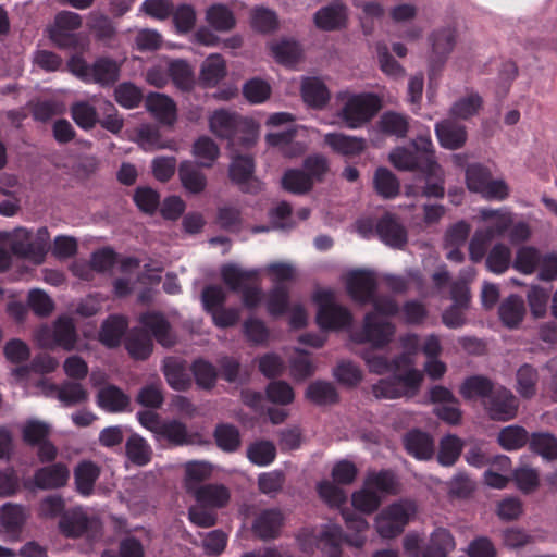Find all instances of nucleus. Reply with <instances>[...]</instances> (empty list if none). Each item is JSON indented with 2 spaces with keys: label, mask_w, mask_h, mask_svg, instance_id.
Listing matches in <instances>:
<instances>
[{
  "label": "nucleus",
  "mask_w": 557,
  "mask_h": 557,
  "mask_svg": "<svg viewBox=\"0 0 557 557\" xmlns=\"http://www.w3.org/2000/svg\"><path fill=\"white\" fill-rule=\"evenodd\" d=\"M401 342L406 352L394 359V375L389 379L380 380L372 386L373 395L376 398H411L414 397L421 388L424 374L414 367V361L411 357L419 347L418 336L407 335Z\"/></svg>",
  "instance_id": "f257e3e1"
},
{
  "label": "nucleus",
  "mask_w": 557,
  "mask_h": 557,
  "mask_svg": "<svg viewBox=\"0 0 557 557\" xmlns=\"http://www.w3.org/2000/svg\"><path fill=\"white\" fill-rule=\"evenodd\" d=\"M336 111L329 125H344L357 129L369 123L380 111L381 99L371 92H351L343 90L335 96Z\"/></svg>",
  "instance_id": "f03ea898"
},
{
  "label": "nucleus",
  "mask_w": 557,
  "mask_h": 557,
  "mask_svg": "<svg viewBox=\"0 0 557 557\" xmlns=\"http://www.w3.org/2000/svg\"><path fill=\"white\" fill-rule=\"evenodd\" d=\"M374 310L364 317L360 332L352 335L357 343H368L374 348H383L394 337L395 326L387 320L397 312V305L388 297L373 300Z\"/></svg>",
  "instance_id": "7ed1b4c3"
},
{
  "label": "nucleus",
  "mask_w": 557,
  "mask_h": 557,
  "mask_svg": "<svg viewBox=\"0 0 557 557\" xmlns=\"http://www.w3.org/2000/svg\"><path fill=\"white\" fill-rule=\"evenodd\" d=\"M396 492L397 481L393 473L372 472L366 476L362 486L351 494V505L358 512L371 515L387 495Z\"/></svg>",
  "instance_id": "20e7f679"
},
{
  "label": "nucleus",
  "mask_w": 557,
  "mask_h": 557,
  "mask_svg": "<svg viewBox=\"0 0 557 557\" xmlns=\"http://www.w3.org/2000/svg\"><path fill=\"white\" fill-rule=\"evenodd\" d=\"M417 505L410 499H400L384 507L374 518V529L383 540L399 536L416 517Z\"/></svg>",
  "instance_id": "39448f33"
},
{
  "label": "nucleus",
  "mask_w": 557,
  "mask_h": 557,
  "mask_svg": "<svg viewBox=\"0 0 557 557\" xmlns=\"http://www.w3.org/2000/svg\"><path fill=\"white\" fill-rule=\"evenodd\" d=\"M36 343L47 349L61 347L71 351L76 348L77 332L72 318L59 317L52 326L42 325L34 334Z\"/></svg>",
  "instance_id": "423d86ee"
},
{
  "label": "nucleus",
  "mask_w": 557,
  "mask_h": 557,
  "mask_svg": "<svg viewBox=\"0 0 557 557\" xmlns=\"http://www.w3.org/2000/svg\"><path fill=\"white\" fill-rule=\"evenodd\" d=\"M312 300L318 306L317 322L323 330H342L351 324L350 312L335 301L334 293L329 289H317Z\"/></svg>",
  "instance_id": "0eeeda50"
},
{
  "label": "nucleus",
  "mask_w": 557,
  "mask_h": 557,
  "mask_svg": "<svg viewBox=\"0 0 557 557\" xmlns=\"http://www.w3.org/2000/svg\"><path fill=\"white\" fill-rule=\"evenodd\" d=\"M475 276V270L468 268L462 271V280L453 283L451 299L454 304L443 312V323L450 329H457L465 324V310L470 302V293L467 283Z\"/></svg>",
  "instance_id": "6e6552de"
},
{
  "label": "nucleus",
  "mask_w": 557,
  "mask_h": 557,
  "mask_svg": "<svg viewBox=\"0 0 557 557\" xmlns=\"http://www.w3.org/2000/svg\"><path fill=\"white\" fill-rule=\"evenodd\" d=\"M298 541L306 553H312L317 545L326 557H339L343 532L341 527L332 524L320 532L319 536L306 531L299 535Z\"/></svg>",
  "instance_id": "1a4fd4ad"
},
{
  "label": "nucleus",
  "mask_w": 557,
  "mask_h": 557,
  "mask_svg": "<svg viewBox=\"0 0 557 557\" xmlns=\"http://www.w3.org/2000/svg\"><path fill=\"white\" fill-rule=\"evenodd\" d=\"M483 406L493 420L508 421L517 416L519 404L511 391L497 386L484 400Z\"/></svg>",
  "instance_id": "9d476101"
},
{
  "label": "nucleus",
  "mask_w": 557,
  "mask_h": 557,
  "mask_svg": "<svg viewBox=\"0 0 557 557\" xmlns=\"http://www.w3.org/2000/svg\"><path fill=\"white\" fill-rule=\"evenodd\" d=\"M28 518L29 511L26 507L13 503L2 505L0 507V535L9 541H20Z\"/></svg>",
  "instance_id": "9b49d317"
},
{
  "label": "nucleus",
  "mask_w": 557,
  "mask_h": 557,
  "mask_svg": "<svg viewBox=\"0 0 557 557\" xmlns=\"http://www.w3.org/2000/svg\"><path fill=\"white\" fill-rule=\"evenodd\" d=\"M82 26V17L72 11H62L54 17V23L49 28L50 39L59 47H74L76 37L73 34Z\"/></svg>",
  "instance_id": "f8f14e48"
},
{
  "label": "nucleus",
  "mask_w": 557,
  "mask_h": 557,
  "mask_svg": "<svg viewBox=\"0 0 557 557\" xmlns=\"http://www.w3.org/2000/svg\"><path fill=\"white\" fill-rule=\"evenodd\" d=\"M348 22V8L342 0H334L320 8L313 15L317 28L324 32L338 30L346 27Z\"/></svg>",
  "instance_id": "ddd939ff"
},
{
  "label": "nucleus",
  "mask_w": 557,
  "mask_h": 557,
  "mask_svg": "<svg viewBox=\"0 0 557 557\" xmlns=\"http://www.w3.org/2000/svg\"><path fill=\"white\" fill-rule=\"evenodd\" d=\"M345 284L352 299L359 302H366L372 299L376 281L372 271L352 270L346 273Z\"/></svg>",
  "instance_id": "4468645a"
},
{
  "label": "nucleus",
  "mask_w": 557,
  "mask_h": 557,
  "mask_svg": "<svg viewBox=\"0 0 557 557\" xmlns=\"http://www.w3.org/2000/svg\"><path fill=\"white\" fill-rule=\"evenodd\" d=\"M242 119L243 117L236 112L226 109H218L208 117L209 129L216 137L227 139L233 144Z\"/></svg>",
  "instance_id": "2eb2a0df"
},
{
  "label": "nucleus",
  "mask_w": 557,
  "mask_h": 557,
  "mask_svg": "<svg viewBox=\"0 0 557 557\" xmlns=\"http://www.w3.org/2000/svg\"><path fill=\"white\" fill-rule=\"evenodd\" d=\"M479 214L480 222L483 224L481 228L493 238L502 236L510 228L513 222L512 213L507 208H482L480 209Z\"/></svg>",
  "instance_id": "dca6fc26"
},
{
  "label": "nucleus",
  "mask_w": 557,
  "mask_h": 557,
  "mask_svg": "<svg viewBox=\"0 0 557 557\" xmlns=\"http://www.w3.org/2000/svg\"><path fill=\"white\" fill-rule=\"evenodd\" d=\"M324 144L335 153L352 158L361 154L367 148V141L362 137L346 135L343 133H327L324 135Z\"/></svg>",
  "instance_id": "f3484780"
},
{
  "label": "nucleus",
  "mask_w": 557,
  "mask_h": 557,
  "mask_svg": "<svg viewBox=\"0 0 557 557\" xmlns=\"http://www.w3.org/2000/svg\"><path fill=\"white\" fill-rule=\"evenodd\" d=\"M435 134L440 145L449 150L459 149L467 141L466 127L450 119L436 123Z\"/></svg>",
  "instance_id": "a211bd4d"
},
{
  "label": "nucleus",
  "mask_w": 557,
  "mask_h": 557,
  "mask_svg": "<svg viewBox=\"0 0 557 557\" xmlns=\"http://www.w3.org/2000/svg\"><path fill=\"white\" fill-rule=\"evenodd\" d=\"M96 401L102 410L110 413H119L128 408L131 398L120 387L113 384H106L98 389Z\"/></svg>",
  "instance_id": "6ab92c4d"
},
{
  "label": "nucleus",
  "mask_w": 557,
  "mask_h": 557,
  "mask_svg": "<svg viewBox=\"0 0 557 557\" xmlns=\"http://www.w3.org/2000/svg\"><path fill=\"white\" fill-rule=\"evenodd\" d=\"M177 172L181 185L186 193L199 195L206 190L208 186L207 176L194 162L189 160L182 161Z\"/></svg>",
  "instance_id": "aec40b11"
},
{
  "label": "nucleus",
  "mask_w": 557,
  "mask_h": 557,
  "mask_svg": "<svg viewBox=\"0 0 557 557\" xmlns=\"http://www.w3.org/2000/svg\"><path fill=\"white\" fill-rule=\"evenodd\" d=\"M146 109L159 122L173 125L177 119L175 102L163 94L152 92L146 98Z\"/></svg>",
  "instance_id": "412c9836"
},
{
  "label": "nucleus",
  "mask_w": 557,
  "mask_h": 557,
  "mask_svg": "<svg viewBox=\"0 0 557 557\" xmlns=\"http://www.w3.org/2000/svg\"><path fill=\"white\" fill-rule=\"evenodd\" d=\"M432 46V62L440 66L446 61L456 44V29L445 26L434 30L430 37Z\"/></svg>",
  "instance_id": "4be33fe9"
},
{
  "label": "nucleus",
  "mask_w": 557,
  "mask_h": 557,
  "mask_svg": "<svg viewBox=\"0 0 557 557\" xmlns=\"http://www.w3.org/2000/svg\"><path fill=\"white\" fill-rule=\"evenodd\" d=\"M205 21L209 27L220 33H228L236 26L233 10L224 3H212L205 10Z\"/></svg>",
  "instance_id": "5701e85b"
},
{
  "label": "nucleus",
  "mask_w": 557,
  "mask_h": 557,
  "mask_svg": "<svg viewBox=\"0 0 557 557\" xmlns=\"http://www.w3.org/2000/svg\"><path fill=\"white\" fill-rule=\"evenodd\" d=\"M193 496L197 503L212 509L225 507L231 499L228 487L223 484H205L195 490Z\"/></svg>",
  "instance_id": "b1692460"
},
{
  "label": "nucleus",
  "mask_w": 557,
  "mask_h": 557,
  "mask_svg": "<svg viewBox=\"0 0 557 557\" xmlns=\"http://www.w3.org/2000/svg\"><path fill=\"white\" fill-rule=\"evenodd\" d=\"M375 232L381 240L395 248L403 247L407 242L404 226L391 214L384 215L376 224Z\"/></svg>",
  "instance_id": "393cba45"
},
{
  "label": "nucleus",
  "mask_w": 557,
  "mask_h": 557,
  "mask_svg": "<svg viewBox=\"0 0 557 557\" xmlns=\"http://www.w3.org/2000/svg\"><path fill=\"white\" fill-rule=\"evenodd\" d=\"M342 516L345 521L349 534L346 536V542L356 548H361L367 543V532L369 531V522L362 516L350 511L349 509L342 510Z\"/></svg>",
  "instance_id": "a878e982"
},
{
  "label": "nucleus",
  "mask_w": 557,
  "mask_h": 557,
  "mask_svg": "<svg viewBox=\"0 0 557 557\" xmlns=\"http://www.w3.org/2000/svg\"><path fill=\"white\" fill-rule=\"evenodd\" d=\"M226 62L219 53H211L200 65L199 82L205 87L216 86L226 75Z\"/></svg>",
  "instance_id": "bb28decb"
},
{
  "label": "nucleus",
  "mask_w": 557,
  "mask_h": 557,
  "mask_svg": "<svg viewBox=\"0 0 557 557\" xmlns=\"http://www.w3.org/2000/svg\"><path fill=\"white\" fill-rule=\"evenodd\" d=\"M69 478L70 471L67 467L62 463H54L36 471L34 483L39 488L51 490L64 486Z\"/></svg>",
  "instance_id": "cd10ccee"
},
{
  "label": "nucleus",
  "mask_w": 557,
  "mask_h": 557,
  "mask_svg": "<svg viewBox=\"0 0 557 557\" xmlns=\"http://www.w3.org/2000/svg\"><path fill=\"white\" fill-rule=\"evenodd\" d=\"M283 521V513L278 509L262 510L256 517L252 530L260 539H272L278 534Z\"/></svg>",
  "instance_id": "c85d7f7f"
},
{
  "label": "nucleus",
  "mask_w": 557,
  "mask_h": 557,
  "mask_svg": "<svg viewBox=\"0 0 557 557\" xmlns=\"http://www.w3.org/2000/svg\"><path fill=\"white\" fill-rule=\"evenodd\" d=\"M304 101L314 109H322L330 101L331 94L324 82L318 77H306L301 83Z\"/></svg>",
  "instance_id": "c756f323"
},
{
  "label": "nucleus",
  "mask_w": 557,
  "mask_h": 557,
  "mask_svg": "<svg viewBox=\"0 0 557 557\" xmlns=\"http://www.w3.org/2000/svg\"><path fill=\"white\" fill-rule=\"evenodd\" d=\"M221 277L225 285L234 292L242 290L246 283L256 280L259 274V269H243L235 263H226L221 267Z\"/></svg>",
  "instance_id": "7c9ffc66"
},
{
  "label": "nucleus",
  "mask_w": 557,
  "mask_h": 557,
  "mask_svg": "<svg viewBox=\"0 0 557 557\" xmlns=\"http://www.w3.org/2000/svg\"><path fill=\"white\" fill-rule=\"evenodd\" d=\"M272 57L276 62L290 66L302 58V48L298 41L292 38L273 40L269 45Z\"/></svg>",
  "instance_id": "2f4dec72"
},
{
  "label": "nucleus",
  "mask_w": 557,
  "mask_h": 557,
  "mask_svg": "<svg viewBox=\"0 0 557 557\" xmlns=\"http://www.w3.org/2000/svg\"><path fill=\"white\" fill-rule=\"evenodd\" d=\"M139 321L162 346L170 347L174 345L175 336L171 331L169 322L162 314L154 312L146 313L140 317Z\"/></svg>",
  "instance_id": "473e14b6"
},
{
  "label": "nucleus",
  "mask_w": 557,
  "mask_h": 557,
  "mask_svg": "<svg viewBox=\"0 0 557 557\" xmlns=\"http://www.w3.org/2000/svg\"><path fill=\"white\" fill-rule=\"evenodd\" d=\"M455 547L456 543L451 533L444 528H438L431 534L422 557H447Z\"/></svg>",
  "instance_id": "72a5a7b5"
},
{
  "label": "nucleus",
  "mask_w": 557,
  "mask_h": 557,
  "mask_svg": "<svg viewBox=\"0 0 557 557\" xmlns=\"http://www.w3.org/2000/svg\"><path fill=\"white\" fill-rule=\"evenodd\" d=\"M498 314L504 325L509 329L518 327L525 315V306L521 297L511 295L499 306Z\"/></svg>",
  "instance_id": "f704fd0d"
},
{
  "label": "nucleus",
  "mask_w": 557,
  "mask_h": 557,
  "mask_svg": "<svg viewBox=\"0 0 557 557\" xmlns=\"http://www.w3.org/2000/svg\"><path fill=\"white\" fill-rule=\"evenodd\" d=\"M184 485L188 493L194 494L201 485L200 482L212 475L213 466L207 461H188L184 465Z\"/></svg>",
  "instance_id": "c9c22d12"
},
{
  "label": "nucleus",
  "mask_w": 557,
  "mask_h": 557,
  "mask_svg": "<svg viewBox=\"0 0 557 557\" xmlns=\"http://www.w3.org/2000/svg\"><path fill=\"white\" fill-rule=\"evenodd\" d=\"M407 451L417 459L426 460L433 456L434 446L432 438L421 431H411L405 437Z\"/></svg>",
  "instance_id": "e433bc0d"
},
{
  "label": "nucleus",
  "mask_w": 557,
  "mask_h": 557,
  "mask_svg": "<svg viewBox=\"0 0 557 557\" xmlns=\"http://www.w3.org/2000/svg\"><path fill=\"white\" fill-rule=\"evenodd\" d=\"M100 469L91 461H82L74 470L76 490L79 494L88 496L94 491V485L99 478Z\"/></svg>",
  "instance_id": "4c0bfd02"
},
{
  "label": "nucleus",
  "mask_w": 557,
  "mask_h": 557,
  "mask_svg": "<svg viewBox=\"0 0 557 557\" xmlns=\"http://www.w3.org/2000/svg\"><path fill=\"white\" fill-rule=\"evenodd\" d=\"M191 154L199 166L211 168L220 157V148L209 136H200L193 144Z\"/></svg>",
  "instance_id": "58836bf2"
},
{
  "label": "nucleus",
  "mask_w": 557,
  "mask_h": 557,
  "mask_svg": "<svg viewBox=\"0 0 557 557\" xmlns=\"http://www.w3.org/2000/svg\"><path fill=\"white\" fill-rule=\"evenodd\" d=\"M127 321L123 317H109L101 326L99 341L107 347H116L127 329Z\"/></svg>",
  "instance_id": "ea45409f"
},
{
  "label": "nucleus",
  "mask_w": 557,
  "mask_h": 557,
  "mask_svg": "<svg viewBox=\"0 0 557 557\" xmlns=\"http://www.w3.org/2000/svg\"><path fill=\"white\" fill-rule=\"evenodd\" d=\"M165 440L172 445L182 446L195 443V437L187 426L178 420L164 421L157 441Z\"/></svg>",
  "instance_id": "a19ab883"
},
{
  "label": "nucleus",
  "mask_w": 557,
  "mask_h": 557,
  "mask_svg": "<svg viewBox=\"0 0 557 557\" xmlns=\"http://www.w3.org/2000/svg\"><path fill=\"white\" fill-rule=\"evenodd\" d=\"M373 187L376 194L385 199L395 198L400 184L395 174L386 168H377L373 174Z\"/></svg>",
  "instance_id": "79ce46f5"
},
{
  "label": "nucleus",
  "mask_w": 557,
  "mask_h": 557,
  "mask_svg": "<svg viewBox=\"0 0 557 557\" xmlns=\"http://www.w3.org/2000/svg\"><path fill=\"white\" fill-rule=\"evenodd\" d=\"M163 373L168 384L176 391H184L190 386V379L185 371V366L176 358L170 357L163 361Z\"/></svg>",
  "instance_id": "37998d69"
},
{
  "label": "nucleus",
  "mask_w": 557,
  "mask_h": 557,
  "mask_svg": "<svg viewBox=\"0 0 557 557\" xmlns=\"http://www.w3.org/2000/svg\"><path fill=\"white\" fill-rule=\"evenodd\" d=\"M510 471V459L506 456H497L491 469L484 472V482L493 488H505L508 484Z\"/></svg>",
  "instance_id": "c03bdc74"
},
{
  "label": "nucleus",
  "mask_w": 557,
  "mask_h": 557,
  "mask_svg": "<svg viewBox=\"0 0 557 557\" xmlns=\"http://www.w3.org/2000/svg\"><path fill=\"white\" fill-rule=\"evenodd\" d=\"M0 240L3 246L10 248L14 255L32 260L28 230L22 227L15 228L11 233L0 235Z\"/></svg>",
  "instance_id": "a18cd8bd"
},
{
  "label": "nucleus",
  "mask_w": 557,
  "mask_h": 557,
  "mask_svg": "<svg viewBox=\"0 0 557 557\" xmlns=\"http://www.w3.org/2000/svg\"><path fill=\"white\" fill-rule=\"evenodd\" d=\"M120 74V64L109 58H99L91 69V83L99 85L113 84Z\"/></svg>",
  "instance_id": "49530a36"
},
{
  "label": "nucleus",
  "mask_w": 557,
  "mask_h": 557,
  "mask_svg": "<svg viewBox=\"0 0 557 557\" xmlns=\"http://www.w3.org/2000/svg\"><path fill=\"white\" fill-rule=\"evenodd\" d=\"M250 26L259 33H270L278 27L277 14L270 8L257 5L250 11Z\"/></svg>",
  "instance_id": "de8ad7c7"
},
{
  "label": "nucleus",
  "mask_w": 557,
  "mask_h": 557,
  "mask_svg": "<svg viewBox=\"0 0 557 557\" xmlns=\"http://www.w3.org/2000/svg\"><path fill=\"white\" fill-rule=\"evenodd\" d=\"M125 450L127 458L137 466L147 465L152 456L150 445L138 434H133L128 437Z\"/></svg>",
  "instance_id": "09e8293b"
},
{
  "label": "nucleus",
  "mask_w": 557,
  "mask_h": 557,
  "mask_svg": "<svg viewBox=\"0 0 557 557\" xmlns=\"http://www.w3.org/2000/svg\"><path fill=\"white\" fill-rule=\"evenodd\" d=\"M170 77L173 84L182 90H190L195 85V76L191 66L184 60L168 62Z\"/></svg>",
  "instance_id": "8fccbe9b"
},
{
  "label": "nucleus",
  "mask_w": 557,
  "mask_h": 557,
  "mask_svg": "<svg viewBox=\"0 0 557 557\" xmlns=\"http://www.w3.org/2000/svg\"><path fill=\"white\" fill-rule=\"evenodd\" d=\"M151 337L141 330H133L126 339V349L135 359L144 360L152 352Z\"/></svg>",
  "instance_id": "3c124183"
},
{
  "label": "nucleus",
  "mask_w": 557,
  "mask_h": 557,
  "mask_svg": "<svg viewBox=\"0 0 557 557\" xmlns=\"http://www.w3.org/2000/svg\"><path fill=\"white\" fill-rule=\"evenodd\" d=\"M492 382L480 375L468 377L460 386L459 393L467 399L482 398L483 401L488 398L493 392Z\"/></svg>",
  "instance_id": "603ef678"
},
{
  "label": "nucleus",
  "mask_w": 557,
  "mask_h": 557,
  "mask_svg": "<svg viewBox=\"0 0 557 557\" xmlns=\"http://www.w3.org/2000/svg\"><path fill=\"white\" fill-rule=\"evenodd\" d=\"M511 262V250L503 244H495L486 256V268L488 271L495 274H502L506 272Z\"/></svg>",
  "instance_id": "864d4df0"
},
{
  "label": "nucleus",
  "mask_w": 557,
  "mask_h": 557,
  "mask_svg": "<svg viewBox=\"0 0 557 557\" xmlns=\"http://www.w3.org/2000/svg\"><path fill=\"white\" fill-rule=\"evenodd\" d=\"M539 375L529 364L521 366L516 375V391L523 398H531L536 393Z\"/></svg>",
  "instance_id": "5fc2aeb1"
},
{
  "label": "nucleus",
  "mask_w": 557,
  "mask_h": 557,
  "mask_svg": "<svg viewBox=\"0 0 557 557\" xmlns=\"http://www.w3.org/2000/svg\"><path fill=\"white\" fill-rule=\"evenodd\" d=\"M541 257L542 253L534 247H521L517 250L513 268L522 274H533L537 271Z\"/></svg>",
  "instance_id": "6e6d98bb"
},
{
  "label": "nucleus",
  "mask_w": 557,
  "mask_h": 557,
  "mask_svg": "<svg viewBox=\"0 0 557 557\" xmlns=\"http://www.w3.org/2000/svg\"><path fill=\"white\" fill-rule=\"evenodd\" d=\"M255 163L251 157L247 154H233L230 164V177L236 184L248 182L253 174Z\"/></svg>",
  "instance_id": "4d7b16f0"
},
{
  "label": "nucleus",
  "mask_w": 557,
  "mask_h": 557,
  "mask_svg": "<svg viewBox=\"0 0 557 557\" xmlns=\"http://www.w3.org/2000/svg\"><path fill=\"white\" fill-rule=\"evenodd\" d=\"M295 132L286 131L278 133H270L265 136V141L271 147H277L286 157H295L304 151V147L299 144H294L293 138Z\"/></svg>",
  "instance_id": "13d9d810"
},
{
  "label": "nucleus",
  "mask_w": 557,
  "mask_h": 557,
  "mask_svg": "<svg viewBox=\"0 0 557 557\" xmlns=\"http://www.w3.org/2000/svg\"><path fill=\"white\" fill-rule=\"evenodd\" d=\"M136 141L145 151H153L159 149L176 150L171 141H163L161 139L160 133L148 125H144L138 128Z\"/></svg>",
  "instance_id": "bf43d9fd"
},
{
  "label": "nucleus",
  "mask_w": 557,
  "mask_h": 557,
  "mask_svg": "<svg viewBox=\"0 0 557 557\" xmlns=\"http://www.w3.org/2000/svg\"><path fill=\"white\" fill-rule=\"evenodd\" d=\"M412 146L416 149V156L420 159L423 166H428V169L436 175V177L441 176V166L433 160L434 147L431 140L430 135L419 136L413 143Z\"/></svg>",
  "instance_id": "052dcab7"
},
{
  "label": "nucleus",
  "mask_w": 557,
  "mask_h": 557,
  "mask_svg": "<svg viewBox=\"0 0 557 557\" xmlns=\"http://www.w3.org/2000/svg\"><path fill=\"white\" fill-rule=\"evenodd\" d=\"M290 375L296 381H305L315 372V366L300 349L294 350V356L288 358Z\"/></svg>",
  "instance_id": "680f3d73"
},
{
  "label": "nucleus",
  "mask_w": 557,
  "mask_h": 557,
  "mask_svg": "<svg viewBox=\"0 0 557 557\" xmlns=\"http://www.w3.org/2000/svg\"><path fill=\"white\" fill-rule=\"evenodd\" d=\"M171 15L176 30L181 34L189 33L196 25L197 12L191 4L182 3L173 8Z\"/></svg>",
  "instance_id": "e2e57ef3"
},
{
  "label": "nucleus",
  "mask_w": 557,
  "mask_h": 557,
  "mask_svg": "<svg viewBox=\"0 0 557 557\" xmlns=\"http://www.w3.org/2000/svg\"><path fill=\"white\" fill-rule=\"evenodd\" d=\"M89 394L86 388L74 382H66L58 389L57 398L66 407L83 404L88 400Z\"/></svg>",
  "instance_id": "0e129e2a"
},
{
  "label": "nucleus",
  "mask_w": 557,
  "mask_h": 557,
  "mask_svg": "<svg viewBox=\"0 0 557 557\" xmlns=\"http://www.w3.org/2000/svg\"><path fill=\"white\" fill-rule=\"evenodd\" d=\"M311 177L300 170H288L282 177V186L293 194H305L312 188Z\"/></svg>",
  "instance_id": "69168bd1"
},
{
  "label": "nucleus",
  "mask_w": 557,
  "mask_h": 557,
  "mask_svg": "<svg viewBox=\"0 0 557 557\" xmlns=\"http://www.w3.org/2000/svg\"><path fill=\"white\" fill-rule=\"evenodd\" d=\"M527 441V431L518 425L506 426L498 434V443L506 450L519 449Z\"/></svg>",
  "instance_id": "338daca9"
},
{
  "label": "nucleus",
  "mask_w": 557,
  "mask_h": 557,
  "mask_svg": "<svg viewBox=\"0 0 557 557\" xmlns=\"http://www.w3.org/2000/svg\"><path fill=\"white\" fill-rule=\"evenodd\" d=\"M306 398L318 405L334 403L337 398L336 391L331 383L315 381L306 391Z\"/></svg>",
  "instance_id": "774afa93"
}]
</instances>
